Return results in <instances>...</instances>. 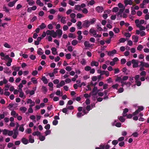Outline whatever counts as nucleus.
Returning a JSON list of instances; mask_svg holds the SVG:
<instances>
[{
  "mask_svg": "<svg viewBox=\"0 0 149 149\" xmlns=\"http://www.w3.org/2000/svg\"><path fill=\"white\" fill-rule=\"evenodd\" d=\"M112 144L114 145H116L118 143V141L117 140H113L112 141Z\"/></svg>",
  "mask_w": 149,
  "mask_h": 149,
  "instance_id": "nucleus-55",
  "label": "nucleus"
},
{
  "mask_svg": "<svg viewBox=\"0 0 149 149\" xmlns=\"http://www.w3.org/2000/svg\"><path fill=\"white\" fill-rule=\"evenodd\" d=\"M97 72L98 73L100 74V75H101L102 76V75L104 74V72H105V70L102 71V70H98L97 71Z\"/></svg>",
  "mask_w": 149,
  "mask_h": 149,
  "instance_id": "nucleus-34",
  "label": "nucleus"
},
{
  "mask_svg": "<svg viewBox=\"0 0 149 149\" xmlns=\"http://www.w3.org/2000/svg\"><path fill=\"white\" fill-rule=\"evenodd\" d=\"M90 25V24L89 21L88 20H86L83 22V26L84 27L88 28Z\"/></svg>",
  "mask_w": 149,
  "mask_h": 149,
  "instance_id": "nucleus-5",
  "label": "nucleus"
},
{
  "mask_svg": "<svg viewBox=\"0 0 149 149\" xmlns=\"http://www.w3.org/2000/svg\"><path fill=\"white\" fill-rule=\"evenodd\" d=\"M119 10L118 8L117 7H114L112 9V11L113 12L116 13Z\"/></svg>",
  "mask_w": 149,
  "mask_h": 149,
  "instance_id": "nucleus-43",
  "label": "nucleus"
},
{
  "mask_svg": "<svg viewBox=\"0 0 149 149\" xmlns=\"http://www.w3.org/2000/svg\"><path fill=\"white\" fill-rule=\"evenodd\" d=\"M121 78L120 77H117L115 80V81L116 82H118V83H121Z\"/></svg>",
  "mask_w": 149,
  "mask_h": 149,
  "instance_id": "nucleus-44",
  "label": "nucleus"
},
{
  "mask_svg": "<svg viewBox=\"0 0 149 149\" xmlns=\"http://www.w3.org/2000/svg\"><path fill=\"white\" fill-rule=\"evenodd\" d=\"M91 93H90L89 95H88L87 93H85L84 94V96L86 98H87L88 97H91Z\"/></svg>",
  "mask_w": 149,
  "mask_h": 149,
  "instance_id": "nucleus-54",
  "label": "nucleus"
},
{
  "mask_svg": "<svg viewBox=\"0 0 149 149\" xmlns=\"http://www.w3.org/2000/svg\"><path fill=\"white\" fill-rule=\"evenodd\" d=\"M96 21V19L95 18H93L89 21L90 24H93Z\"/></svg>",
  "mask_w": 149,
  "mask_h": 149,
  "instance_id": "nucleus-48",
  "label": "nucleus"
},
{
  "mask_svg": "<svg viewBox=\"0 0 149 149\" xmlns=\"http://www.w3.org/2000/svg\"><path fill=\"white\" fill-rule=\"evenodd\" d=\"M41 80L45 84H47L48 83V80L45 77H43L41 79Z\"/></svg>",
  "mask_w": 149,
  "mask_h": 149,
  "instance_id": "nucleus-22",
  "label": "nucleus"
},
{
  "mask_svg": "<svg viewBox=\"0 0 149 149\" xmlns=\"http://www.w3.org/2000/svg\"><path fill=\"white\" fill-rule=\"evenodd\" d=\"M126 40V39L123 38H121L119 40V42L120 43H123L125 42Z\"/></svg>",
  "mask_w": 149,
  "mask_h": 149,
  "instance_id": "nucleus-53",
  "label": "nucleus"
},
{
  "mask_svg": "<svg viewBox=\"0 0 149 149\" xmlns=\"http://www.w3.org/2000/svg\"><path fill=\"white\" fill-rule=\"evenodd\" d=\"M82 23L80 21L78 22L77 23V28L79 29H81L82 28L81 26Z\"/></svg>",
  "mask_w": 149,
  "mask_h": 149,
  "instance_id": "nucleus-16",
  "label": "nucleus"
},
{
  "mask_svg": "<svg viewBox=\"0 0 149 149\" xmlns=\"http://www.w3.org/2000/svg\"><path fill=\"white\" fill-rule=\"evenodd\" d=\"M14 132V135L13 136V137L14 139H15L16 138L17 135L18 134V131H16L13 130Z\"/></svg>",
  "mask_w": 149,
  "mask_h": 149,
  "instance_id": "nucleus-19",
  "label": "nucleus"
},
{
  "mask_svg": "<svg viewBox=\"0 0 149 149\" xmlns=\"http://www.w3.org/2000/svg\"><path fill=\"white\" fill-rule=\"evenodd\" d=\"M78 43V41L75 40H73L71 44L72 45L75 46Z\"/></svg>",
  "mask_w": 149,
  "mask_h": 149,
  "instance_id": "nucleus-31",
  "label": "nucleus"
},
{
  "mask_svg": "<svg viewBox=\"0 0 149 149\" xmlns=\"http://www.w3.org/2000/svg\"><path fill=\"white\" fill-rule=\"evenodd\" d=\"M94 86V87L93 88L92 91V93H93L92 95L93 96L96 95H97L98 92V91H97V87L95 86Z\"/></svg>",
  "mask_w": 149,
  "mask_h": 149,
  "instance_id": "nucleus-6",
  "label": "nucleus"
},
{
  "mask_svg": "<svg viewBox=\"0 0 149 149\" xmlns=\"http://www.w3.org/2000/svg\"><path fill=\"white\" fill-rule=\"evenodd\" d=\"M92 80L93 81H95L97 80V77L96 76H94L92 78Z\"/></svg>",
  "mask_w": 149,
  "mask_h": 149,
  "instance_id": "nucleus-58",
  "label": "nucleus"
},
{
  "mask_svg": "<svg viewBox=\"0 0 149 149\" xmlns=\"http://www.w3.org/2000/svg\"><path fill=\"white\" fill-rule=\"evenodd\" d=\"M42 89L44 93L45 94L47 91V89L46 87L45 86H43L42 87Z\"/></svg>",
  "mask_w": 149,
  "mask_h": 149,
  "instance_id": "nucleus-40",
  "label": "nucleus"
},
{
  "mask_svg": "<svg viewBox=\"0 0 149 149\" xmlns=\"http://www.w3.org/2000/svg\"><path fill=\"white\" fill-rule=\"evenodd\" d=\"M36 4L40 7L43 6V3L41 2L40 0H37L36 2Z\"/></svg>",
  "mask_w": 149,
  "mask_h": 149,
  "instance_id": "nucleus-20",
  "label": "nucleus"
},
{
  "mask_svg": "<svg viewBox=\"0 0 149 149\" xmlns=\"http://www.w3.org/2000/svg\"><path fill=\"white\" fill-rule=\"evenodd\" d=\"M98 63L97 61H92L91 63V65L92 66H95L97 67L98 66Z\"/></svg>",
  "mask_w": 149,
  "mask_h": 149,
  "instance_id": "nucleus-17",
  "label": "nucleus"
},
{
  "mask_svg": "<svg viewBox=\"0 0 149 149\" xmlns=\"http://www.w3.org/2000/svg\"><path fill=\"white\" fill-rule=\"evenodd\" d=\"M89 32L90 33L93 34V36L95 37H101V35H99L97 34L96 31L93 28H91L89 30Z\"/></svg>",
  "mask_w": 149,
  "mask_h": 149,
  "instance_id": "nucleus-2",
  "label": "nucleus"
},
{
  "mask_svg": "<svg viewBox=\"0 0 149 149\" xmlns=\"http://www.w3.org/2000/svg\"><path fill=\"white\" fill-rule=\"evenodd\" d=\"M132 39L134 40V41L136 42L138 41V37L137 36H133L132 37Z\"/></svg>",
  "mask_w": 149,
  "mask_h": 149,
  "instance_id": "nucleus-25",
  "label": "nucleus"
},
{
  "mask_svg": "<svg viewBox=\"0 0 149 149\" xmlns=\"http://www.w3.org/2000/svg\"><path fill=\"white\" fill-rule=\"evenodd\" d=\"M67 49L70 52H71L73 51L72 47L71 46H68L67 47Z\"/></svg>",
  "mask_w": 149,
  "mask_h": 149,
  "instance_id": "nucleus-50",
  "label": "nucleus"
},
{
  "mask_svg": "<svg viewBox=\"0 0 149 149\" xmlns=\"http://www.w3.org/2000/svg\"><path fill=\"white\" fill-rule=\"evenodd\" d=\"M8 136H11L13 134V131H10L8 130Z\"/></svg>",
  "mask_w": 149,
  "mask_h": 149,
  "instance_id": "nucleus-59",
  "label": "nucleus"
},
{
  "mask_svg": "<svg viewBox=\"0 0 149 149\" xmlns=\"http://www.w3.org/2000/svg\"><path fill=\"white\" fill-rule=\"evenodd\" d=\"M132 63L133 64L132 66L133 68L139 67V61H138L133 59L132 60Z\"/></svg>",
  "mask_w": 149,
  "mask_h": 149,
  "instance_id": "nucleus-3",
  "label": "nucleus"
},
{
  "mask_svg": "<svg viewBox=\"0 0 149 149\" xmlns=\"http://www.w3.org/2000/svg\"><path fill=\"white\" fill-rule=\"evenodd\" d=\"M21 141L23 144L25 145L27 144L28 143V140L24 137L22 138Z\"/></svg>",
  "mask_w": 149,
  "mask_h": 149,
  "instance_id": "nucleus-13",
  "label": "nucleus"
},
{
  "mask_svg": "<svg viewBox=\"0 0 149 149\" xmlns=\"http://www.w3.org/2000/svg\"><path fill=\"white\" fill-rule=\"evenodd\" d=\"M19 110L24 113L26 111L27 109L25 107H22L20 108Z\"/></svg>",
  "mask_w": 149,
  "mask_h": 149,
  "instance_id": "nucleus-36",
  "label": "nucleus"
},
{
  "mask_svg": "<svg viewBox=\"0 0 149 149\" xmlns=\"http://www.w3.org/2000/svg\"><path fill=\"white\" fill-rule=\"evenodd\" d=\"M3 10L6 13H8L9 12V10L8 8L6 6H4L3 7Z\"/></svg>",
  "mask_w": 149,
  "mask_h": 149,
  "instance_id": "nucleus-52",
  "label": "nucleus"
},
{
  "mask_svg": "<svg viewBox=\"0 0 149 149\" xmlns=\"http://www.w3.org/2000/svg\"><path fill=\"white\" fill-rule=\"evenodd\" d=\"M84 45L86 47H91L93 45L89 43V42L88 41H85L84 42Z\"/></svg>",
  "mask_w": 149,
  "mask_h": 149,
  "instance_id": "nucleus-9",
  "label": "nucleus"
},
{
  "mask_svg": "<svg viewBox=\"0 0 149 149\" xmlns=\"http://www.w3.org/2000/svg\"><path fill=\"white\" fill-rule=\"evenodd\" d=\"M40 133L38 131L34 132L32 134V135L33 136L37 135V136H40Z\"/></svg>",
  "mask_w": 149,
  "mask_h": 149,
  "instance_id": "nucleus-29",
  "label": "nucleus"
},
{
  "mask_svg": "<svg viewBox=\"0 0 149 149\" xmlns=\"http://www.w3.org/2000/svg\"><path fill=\"white\" fill-rule=\"evenodd\" d=\"M2 131H3V134L4 135H7L8 133V130L6 129H4L3 130H2Z\"/></svg>",
  "mask_w": 149,
  "mask_h": 149,
  "instance_id": "nucleus-49",
  "label": "nucleus"
},
{
  "mask_svg": "<svg viewBox=\"0 0 149 149\" xmlns=\"http://www.w3.org/2000/svg\"><path fill=\"white\" fill-rule=\"evenodd\" d=\"M125 8H120L119 10V12L117 13V15L118 16H120V17L122 15V13L124 11Z\"/></svg>",
  "mask_w": 149,
  "mask_h": 149,
  "instance_id": "nucleus-7",
  "label": "nucleus"
},
{
  "mask_svg": "<svg viewBox=\"0 0 149 149\" xmlns=\"http://www.w3.org/2000/svg\"><path fill=\"white\" fill-rule=\"evenodd\" d=\"M24 125H21L19 128V130L22 132H23L24 130V128L23 127Z\"/></svg>",
  "mask_w": 149,
  "mask_h": 149,
  "instance_id": "nucleus-39",
  "label": "nucleus"
},
{
  "mask_svg": "<svg viewBox=\"0 0 149 149\" xmlns=\"http://www.w3.org/2000/svg\"><path fill=\"white\" fill-rule=\"evenodd\" d=\"M97 11L98 13H101L103 10V8L102 6H97L96 8Z\"/></svg>",
  "mask_w": 149,
  "mask_h": 149,
  "instance_id": "nucleus-11",
  "label": "nucleus"
},
{
  "mask_svg": "<svg viewBox=\"0 0 149 149\" xmlns=\"http://www.w3.org/2000/svg\"><path fill=\"white\" fill-rule=\"evenodd\" d=\"M128 78L127 76H124L122 78H121V83H124V81L127 80Z\"/></svg>",
  "mask_w": 149,
  "mask_h": 149,
  "instance_id": "nucleus-18",
  "label": "nucleus"
},
{
  "mask_svg": "<svg viewBox=\"0 0 149 149\" xmlns=\"http://www.w3.org/2000/svg\"><path fill=\"white\" fill-rule=\"evenodd\" d=\"M46 34L48 35H51L53 37L55 38L56 37V35L55 31L54 30L50 31L48 30L46 31Z\"/></svg>",
  "mask_w": 149,
  "mask_h": 149,
  "instance_id": "nucleus-1",
  "label": "nucleus"
},
{
  "mask_svg": "<svg viewBox=\"0 0 149 149\" xmlns=\"http://www.w3.org/2000/svg\"><path fill=\"white\" fill-rule=\"evenodd\" d=\"M66 17H62L61 19V23L63 24H65L66 23V21L65 20Z\"/></svg>",
  "mask_w": 149,
  "mask_h": 149,
  "instance_id": "nucleus-24",
  "label": "nucleus"
},
{
  "mask_svg": "<svg viewBox=\"0 0 149 149\" xmlns=\"http://www.w3.org/2000/svg\"><path fill=\"white\" fill-rule=\"evenodd\" d=\"M51 50L52 51V53L53 55H55L57 54L56 49L55 48L52 47L51 49Z\"/></svg>",
  "mask_w": 149,
  "mask_h": 149,
  "instance_id": "nucleus-23",
  "label": "nucleus"
},
{
  "mask_svg": "<svg viewBox=\"0 0 149 149\" xmlns=\"http://www.w3.org/2000/svg\"><path fill=\"white\" fill-rule=\"evenodd\" d=\"M58 122L56 120H54L52 122V124L53 125H56L58 124Z\"/></svg>",
  "mask_w": 149,
  "mask_h": 149,
  "instance_id": "nucleus-62",
  "label": "nucleus"
},
{
  "mask_svg": "<svg viewBox=\"0 0 149 149\" xmlns=\"http://www.w3.org/2000/svg\"><path fill=\"white\" fill-rule=\"evenodd\" d=\"M126 62V60L125 58H122L121 60V64H124Z\"/></svg>",
  "mask_w": 149,
  "mask_h": 149,
  "instance_id": "nucleus-60",
  "label": "nucleus"
},
{
  "mask_svg": "<svg viewBox=\"0 0 149 149\" xmlns=\"http://www.w3.org/2000/svg\"><path fill=\"white\" fill-rule=\"evenodd\" d=\"M76 2L75 1H72L71 0H69L68 3L69 4L72 6H73Z\"/></svg>",
  "mask_w": 149,
  "mask_h": 149,
  "instance_id": "nucleus-37",
  "label": "nucleus"
},
{
  "mask_svg": "<svg viewBox=\"0 0 149 149\" xmlns=\"http://www.w3.org/2000/svg\"><path fill=\"white\" fill-rule=\"evenodd\" d=\"M62 111L63 113H67L68 111V109L67 108H63L62 109Z\"/></svg>",
  "mask_w": 149,
  "mask_h": 149,
  "instance_id": "nucleus-61",
  "label": "nucleus"
},
{
  "mask_svg": "<svg viewBox=\"0 0 149 149\" xmlns=\"http://www.w3.org/2000/svg\"><path fill=\"white\" fill-rule=\"evenodd\" d=\"M118 118L122 122H123L125 120V119L122 116H118Z\"/></svg>",
  "mask_w": 149,
  "mask_h": 149,
  "instance_id": "nucleus-27",
  "label": "nucleus"
},
{
  "mask_svg": "<svg viewBox=\"0 0 149 149\" xmlns=\"http://www.w3.org/2000/svg\"><path fill=\"white\" fill-rule=\"evenodd\" d=\"M31 135H30L29 136V141L30 143H33L34 142V139H32L31 138Z\"/></svg>",
  "mask_w": 149,
  "mask_h": 149,
  "instance_id": "nucleus-38",
  "label": "nucleus"
},
{
  "mask_svg": "<svg viewBox=\"0 0 149 149\" xmlns=\"http://www.w3.org/2000/svg\"><path fill=\"white\" fill-rule=\"evenodd\" d=\"M113 31L116 33H118L120 32L119 29L116 27L114 28Z\"/></svg>",
  "mask_w": 149,
  "mask_h": 149,
  "instance_id": "nucleus-42",
  "label": "nucleus"
},
{
  "mask_svg": "<svg viewBox=\"0 0 149 149\" xmlns=\"http://www.w3.org/2000/svg\"><path fill=\"white\" fill-rule=\"evenodd\" d=\"M68 29V26L66 25H64L63 27V29L64 31H66Z\"/></svg>",
  "mask_w": 149,
  "mask_h": 149,
  "instance_id": "nucleus-63",
  "label": "nucleus"
},
{
  "mask_svg": "<svg viewBox=\"0 0 149 149\" xmlns=\"http://www.w3.org/2000/svg\"><path fill=\"white\" fill-rule=\"evenodd\" d=\"M143 48V47L141 45H139L137 47V49L139 51H141Z\"/></svg>",
  "mask_w": 149,
  "mask_h": 149,
  "instance_id": "nucleus-46",
  "label": "nucleus"
},
{
  "mask_svg": "<svg viewBox=\"0 0 149 149\" xmlns=\"http://www.w3.org/2000/svg\"><path fill=\"white\" fill-rule=\"evenodd\" d=\"M135 80V82L137 84H141V82L139 80V75H137L134 77Z\"/></svg>",
  "mask_w": 149,
  "mask_h": 149,
  "instance_id": "nucleus-8",
  "label": "nucleus"
},
{
  "mask_svg": "<svg viewBox=\"0 0 149 149\" xmlns=\"http://www.w3.org/2000/svg\"><path fill=\"white\" fill-rule=\"evenodd\" d=\"M122 71L125 73V74H128L129 72L127 70L126 68L125 67L123 68L122 70Z\"/></svg>",
  "mask_w": 149,
  "mask_h": 149,
  "instance_id": "nucleus-26",
  "label": "nucleus"
},
{
  "mask_svg": "<svg viewBox=\"0 0 149 149\" xmlns=\"http://www.w3.org/2000/svg\"><path fill=\"white\" fill-rule=\"evenodd\" d=\"M37 54L39 55H42L44 53V52L41 48H39L38 49L37 51Z\"/></svg>",
  "mask_w": 149,
  "mask_h": 149,
  "instance_id": "nucleus-15",
  "label": "nucleus"
},
{
  "mask_svg": "<svg viewBox=\"0 0 149 149\" xmlns=\"http://www.w3.org/2000/svg\"><path fill=\"white\" fill-rule=\"evenodd\" d=\"M128 109L127 108H125L124 110L123 111V117H125L127 116V114L126 113L128 112Z\"/></svg>",
  "mask_w": 149,
  "mask_h": 149,
  "instance_id": "nucleus-21",
  "label": "nucleus"
},
{
  "mask_svg": "<svg viewBox=\"0 0 149 149\" xmlns=\"http://www.w3.org/2000/svg\"><path fill=\"white\" fill-rule=\"evenodd\" d=\"M75 9L76 10L79 11L81 10L80 6L79 5H76L75 6Z\"/></svg>",
  "mask_w": 149,
  "mask_h": 149,
  "instance_id": "nucleus-28",
  "label": "nucleus"
},
{
  "mask_svg": "<svg viewBox=\"0 0 149 149\" xmlns=\"http://www.w3.org/2000/svg\"><path fill=\"white\" fill-rule=\"evenodd\" d=\"M70 17L72 18H74L76 17V14L74 13H72L70 14Z\"/></svg>",
  "mask_w": 149,
  "mask_h": 149,
  "instance_id": "nucleus-64",
  "label": "nucleus"
},
{
  "mask_svg": "<svg viewBox=\"0 0 149 149\" xmlns=\"http://www.w3.org/2000/svg\"><path fill=\"white\" fill-rule=\"evenodd\" d=\"M137 27L140 28V30H145L146 29L145 27L142 26L141 25L138 24Z\"/></svg>",
  "mask_w": 149,
  "mask_h": 149,
  "instance_id": "nucleus-32",
  "label": "nucleus"
},
{
  "mask_svg": "<svg viewBox=\"0 0 149 149\" xmlns=\"http://www.w3.org/2000/svg\"><path fill=\"white\" fill-rule=\"evenodd\" d=\"M124 3L126 5H132V0H125Z\"/></svg>",
  "mask_w": 149,
  "mask_h": 149,
  "instance_id": "nucleus-12",
  "label": "nucleus"
},
{
  "mask_svg": "<svg viewBox=\"0 0 149 149\" xmlns=\"http://www.w3.org/2000/svg\"><path fill=\"white\" fill-rule=\"evenodd\" d=\"M12 68L14 69V70H15L16 72L19 70L20 68L19 67H16L14 66H13Z\"/></svg>",
  "mask_w": 149,
  "mask_h": 149,
  "instance_id": "nucleus-41",
  "label": "nucleus"
},
{
  "mask_svg": "<svg viewBox=\"0 0 149 149\" xmlns=\"http://www.w3.org/2000/svg\"><path fill=\"white\" fill-rule=\"evenodd\" d=\"M4 46L5 47L8 48H11V46L8 43L6 42L4 45Z\"/></svg>",
  "mask_w": 149,
  "mask_h": 149,
  "instance_id": "nucleus-45",
  "label": "nucleus"
},
{
  "mask_svg": "<svg viewBox=\"0 0 149 149\" xmlns=\"http://www.w3.org/2000/svg\"><path fill=\"white\" fill-rule=\"evenodd\" d=\"M65 56L67 59H69L71 58V55L70 54H66Z\"/></svg>",
  "mask_w": 149,
  "mask_h": 149,
  "instance_id": "nucleus-56",
  "label": "nucleus"
},
{
  "mask_svg": "<svg viewBox=\"0 0 149 149\" xmlns=\"http://www.w3.org/2000/svg\"><path fill=\"white\" fill-rule=\"evenodd\" d=\"M83 17V15L81 13H78L77 15V17L78 18H81Z\"/></svg>",
  "mask_w": 149,
  "mask_h": 149,
  "instance_id": "nucleus-51",
  "label": "nucleus"
},
{
  "mask_svg": "<svg viewBox=\"0 0 149 149\" xmlns=\"http://www.w3.org/2000/svg\"><path fill=\"white\" fill-rule=\"evenodd\" d=\"M82 12L84 14H87L88 12V11L87 9L86 8H84L83 10H82Z\"/></svg>",
  "mask_w": 149,
  "mask_h": 149,
  "instance_id": "nucleus-57",
  "label": "nucleus"
},
{
  "mask_svg": "<svg viewBox=\"0 0 149 149\" xmlns=\"http://www.w3.org/2000/svg\"><path fill=\"white\" fill-rule=\"evenodd\" d=\"M46 26V25L44 23H42L39 26V27L41 29H44Z\"/></svg>",
  "mask_w": 149,
  "mask_h": 149,
  "instance_id": "nucleus-30",
  "label": "nucleus"
},
{
  "mask_svg": "<svg viewBox=\"0 0 149 149\" xmlns=\"http://www.w3.org/2000/svg\"><path fill=\"white\" fill-rule=\"evenodd\" d=\"M65 70L68 72H70L72 70V68L70 66H68L66 67Z\"/></svg>",
  "mask_w": 149,
  "mask_h": 149,
  "instance_id": "nucleus-47",
  "label": "nucleus"
},
{
  "mask_svg": "<svg viewBox=\"0 0 149 149\" xmlns=\"http://www.w3.org/2000/svg\"><path fill=\"white\" fill-rule=\"evenodd\" d=\"M8 82V81L4 77L3 80L0 81V84H6Z\"/></svg>",
  "mask_w": 149,
  "mask_h": 149,
  "instance_id": "nucleus-33",
  "label": "nucleus"
},
{
  "mask_svg": "<svg viewBox=\"0 0 149 149\" xmlns=\"http://www.w3.org/2000/svg\"><path fill=\"white\" fill-rule=\"evenodd\" d=\"M116 53V51L115 49H113L111 51H109L108 52V55L109 56H112L113 54Z\"/></svg>",
  "mask_w": 149,
  "mask_h": 149,
  "instance_id": "nucleus-10",
  "label": "nucleus"
},
{
  "mask_svg": "<svg viewBox=\"0 0 149 149\" xmlns=\"http://www.w3.org/2000/svg\"><path fill=\"white\" fill-rule=\"evenodd\" d=\"M16 2L17 1H13L10 2L8 4V5L10 7H12L14 5Z\"/></svg>",
  "mask_w": 149,
  "mask_h": 149,
  "instance_id": "nucleus-14",
  "label": "nucleus"
},
{
  "mask_svg": "<svg viewBox=\"0 0 149 149\" xmlns=\"http://www.w3.org/2000/svg\"><path fill=\"white\" fill-rule=\"evenodd\" d=\"M55 33L56 35V37L58 36V38H60L61 37L62 34V31L61 29H58L56 31Z\"/></svg>",
  "mask_w": 149,
  "mask_h": 149,
  "instance_id": "nucleus-4",
  "label": "nucleus"
},
{
  "mask_svg": "<svg viewBox=\"0 0 149 149\" xmlns=\"http://www.w3.org/2000/svg\"><path fill=\"white\" fill-rule=\"evenodd\" d=\"M31 81L32 83L34 84H37L38 83L36 79L34 77L31 79Z\"/></svg>",
  "mask_w": 149,
  "mask_h": 149,
  "instance_id": "nucleus-35",
  "label": "nucleus"
}]
</instances>
